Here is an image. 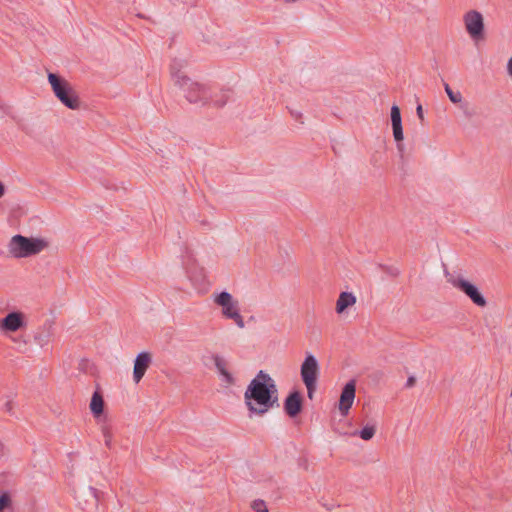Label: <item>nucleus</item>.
<instances>
[{
    "label": "nucleus",
    "instance_id": "nucleus-27",
    "mask_svg": "<svg viewBox=\"0 0 512 512\" xmlns=\"http://www.w3.org/2000/svg\"><path fill=\"white\" fill-rule=\"evenodd\" d=\"M220 376L222 377L223 382L227 386H231V385L235 384V378L233 377V375L228 370L225 371L223 374H220Z\"/></svg>",
    "mask_w": 512,
    "mask_h": 512
},
{
    "label": "nucleus",
    "instance_id": "nucleus-14",
    "mask_svg": "<svg viewBox=\"0 0 512 512\" xmlns=\"http://www.w3.org/2000/svg\"><path fill=\"white\" fill-rule=\"evenodd\" d=\"M53 319L45 318L42 323L41 331L34 334V342L41 347L49 345L52 336Z\"/></svg>",
    "mask_w": 512,
    "mask_h": 512
},
{
    "label": "nucleus",
    "instance_id": "nucleus-1",
    "mask_svg": "<svg viewBox=\"0 0 512 512\" xmlns=\"http://www.w3.org/2000/svg\"><path fill=\"white\" fill-rule=\"evenodd\" d=\"M245 404L251 414L264 415L278 405V390L274 380L264 371H259L244 393Z\"/></svg>",
    "mask_w": 512,
    "mask_h": 512
},
{
    "label": "nucleus",
    "instance_id": "nucleus-4",
    "mask_svg": "<svg viewBox=\"0 0 512 512\" xmlns=\"http://www.w3.org/2000/svg\"><path fill=\"white\" fill-rule=\"evenodd\" d=\"M300 375L307 388V396L312 400L317 389V380L319 376V364L315 356L308 354L305 357L301 364Z\"/></svg>",
    "mask_w": 512,
    "mask_h": 512
},
{
    "label": "nucleus",
    "instance_id": "nucleus-31",
    "mask_svg": "<svg viewBox=\"0 0 512 512\" xmlns=\"http://www.w3.org/2000/svg\"><path fill=\"white\" fill-rule=\"evenodd\" d=\"M290 114H291V116H292L296 121H299L300 123H303V122L301 121V119H302V113H301V112L294 111V110H290Z\"/></svg>",
    "mask_w": 512,
    "mask_h": 512
},
{
    "label": "nucleus",
    "instance_id": "nucleus-25",
    "mask_svg": "<svg viewBox=\"0 0 512 512\" xmlns=\"http://www.w3.org/2000/svg\"><path fill=\"white\" fill-rule=\"evenodd\" d=\"M185 62L182 60L174 59L170 65L171 76L173 77V66L175 65V71L178 72L179 75H185L181 72V68L184 66Z\"/></svg>",
    "mask_w": 512,
    "mask_h": 512
},
{
    "label": "nucleus",
    "instance_id": "nucleus-13",
    "mask_svg": "<svg viewBox=\"0 0 512 512\" xmlns=\"http://www.w3.org/2000/svg\"><path fill=\"white\" fill-rule=\"evenodd\" d=\"M25 325L23 314L20 312H11L0 323V330L5 332H15Z\"/></svg>",
    "mask_w": 512,
    "mask_h": 512
},
{
    "label": "nucleus",
    "instance_id": "nucleus-26",
    "mask_svg": "<svg viewBox=\"0 0 512 512\" xmlns=\"http://www.w3.org/2000/svg\"><path fill=\"white\" fill-rule=\"evenodd\" d=\"M102 434H103V437H104V441H105V445L110 448L111 447V443H112V433H111V430L104 426L102 428Z\"/></svg>",
    "mask_w": 512,
    "mask_h": 512
},
{
    "label": "nucleus",
    "instance_id": "nucleus-28",
    "mask_svg": "<svg viewBox=\"0 0 512 512\" xmlns=\"http://www.w3.org/2000/svg\"><path fill=\"white\" fill-rule=\"evenodd\" d=\"M9 504V497L5 494L0 495V511L4 510Z\"/></svg>",
    "mask_w": 512,
    "mask_h": 512
},
{
    "label": "nucleus",
    "instance_id": "nucleus-19",
    "mask_svg": "<svg viewBox=\"0 0 512 512\" xmlns=\"http://www.w3.org/2000/svg\"><path fill=\"white\" fill-rule=\"evenodd\" d=\"M50 241L46 238L34 237V255L39 254L44 249L48 248Z\"/></svg>",
    "mask_w": 512,
    "mask_h": 512
},
{
    "label": "nucleus",
    "instance_id": "nucleus-29",
    "mask_svg": "<svg viewBox=\"0 0 512 512\" xmlns=\"http://www.w3.org/2000/svg\"><path fill=\"white\" fill-rule=\"evenodd\" d=\"M384 271L392 277H397L400 274L399 269L396 267H384Z\"/></svg>",
    "mask_w": 512,
    "mask_h": 512
},
{
    "label": "nucleus",
    "instance_id": "nucleus-16",
    "mask_svg": "<svg viewBox=\"0 0 512 512\" xmlns=\"http://www.w3.org/2000/svg\"><path fill=\"white\" fill-rule=\"evenodd\" d=\"M104 399L100 392L95 391L90 402V410L94 417H99L104 411Z\"/></svg>",
    "mask_w": 512,
    "mask_h": 512
},
{
    "label": "nucleus",
    "instance_id": "nucleus-36",
    "mask_svg": "<svg viewBox=\"0 0 512 512\" xmlns=\"http://www.w3.org/2000/svg\"><path fill=\"white\" fill-rule=\"evenodd\" d=\"M5 191H6V189H5L4 184L2 182H0V198H2L4 196Z\"/></svg>",
    "mask_w": 512,
    "mask_h": 512
},
{
    "label": "nucleus",
    "instance_id": "nucleus-11",
    "mask_svg": "<svg viewBox=\"0 0 512 512\" xmlns=\"http://www.w3.org/2000/svg\"><path fill=\"white\" fill-rule=\"evenodd\" d=\"M303 408V398L299 391L294 390L284 400V411L290 418L298 416Z\"/></svg>",
    "mask_w": 512,
    "mask_h": 512
},
{
    "label": "nucleus",
    "instance_id": "nucleus-7",
    "mask_svg": "<svg viewBox=\"0 0 512 512\" xmlns=\"http://www.w3.org/2000/svg\"><path fill=\"white\" fill-rule=\"evenodd\" d=\"M465 28L472 39L478 40L484 34V22L481 13L471 10L464 16Z\"/></svg>",
    "mask_w": 512,
    "mask_h": 512
},
{
    "label": "nucleus",
    "instance_id": "nucleus-12",
    "mask_svg": "<svg viewBox=\"0 0 512 512\" xmlns=\"http://www.w3.org/2000/svg\"><path fill=\"white\" fill-rule=\"evenodd\" d=\"M152 363V355L149 352H140L134 360L133 380L139 383Z\"/></svg>",
    "mask_w": 512,
    "mask_h": 512
},
{
    "label": "nucleus",
    "instance_id": "nucleus-6",
    "mask_svg": "<svg viewBox=\"0 0 512 512\" xmlns=\"http://www.w3.org/2000/svg\"><path fill=\"white\" fill-rule=\"evenodd\" d=\"M447 281L453 285L455 288L459 289L461 292H463L469 299L477 306L479 307H485L487 302L485 297L481 294L479 289L469 282L468 280L464 279L462 276H455L453 274L445 272Z\"/></svg>",
    "mask_w": 512,
    "mask_h": 512
},
{
    "label": "nucleus",
    "instance_id": "nucleus-8",
    "mask_svg": "<svg viewBox=\"0 0 512 512\" xmlns=\"http://www.w3.org/2000/svg\"><path fill=\"white\" fill-rule=\"evenodd\" d=\"M10 253L17 258L32 255V239L15 235L9 243Z\"/></svg>",
    "mask_w": 512,
    "mask_h": 512
},
{
    "label": "nucleus",
    "instance_id": "nucleus-3",
    "mask_svg": "<svg viewBox=\"0 0 512 512\" xmlns=\"http://www.w3.org/2000/svg\"><path fill=\"white\" fill-rule=\"evenodd\" d=\"M48 82L57 99L67 108L75 110L79 108L80 101L71 84L56 73H48Z\"/></svg>",
    "mask_w": 512,
    "mask_h": 512
},
{
    "label": "nucleus",
    "instance_id": "nucleus-18",
    "mask_svg": "<svg viewBox=\"0 0 512 512\" xmlns=\"http://www.w3.org/2000/svg\"><path fill=\"white\" fill-rule=\"evenodd\" d=\"M444 89L452 103L460 104L462 102V94L459 91L454 92L447 83H444Z\"/></svg>",
    "mask_w": 512,
    "mask_h": 512
},
{
    "label": "nucleus",
    "instance_id": "nucleus-2",
    "mask_svg": "<svg viewBox=\"0 0 512 512\" xmlns=\"http://www.w3.org/2000/svg\"><path fill=\"white\" fill-rule=\"evenodd\" d=\"M176 67L173 66V81L175 85L185 93V98L193 104L205 105L212 98L211 93L207 87L197 82L192 81L186 75H179L175 71Z\"/></svg>",
    "mask_w": 512,
    "mask_h": 512
},
{
    "label": "nucleus",
    "instance_id": "nucleus-32",
    "mask_svg": "<svg viewBox=\"0 0 512 512\" xmlns=\"http://www.w3.org/2000/svg\"><path fill=\"white\" fill-rule=\"evenodd\" d=\"M416 114H417L418 118L421 120V122H423L424 121V113H423V108H422L421 104H419L416 107Z\"/></svg>",
    "mask_w": 512,
    "mask_h": 512
},
{
    "label": "nucleus",
    "instance_id": "nucleus-5",
    "mask_svg": "<svg viewBox=\"0 0 512 512\" xmlns=\"http://www.w3.org/2000/svg\"><path fill=\"white\" fill-rule=\"evenodd\" d=\"M214 302L222 307V314L227 319H232L239 328H244L245 322L239 313L238 301L234 300L227 291L215 295Z\"/></svg>",
    "mask_w": 512,
    "mask_h": 512
},
{
    "label": "nucleus",
    "instance_id": "nucleus-10",
    "mask_svg": "<svg viewBox=\"0 0 512 512\" xmlns=\"http://www.w3.org/2000/svg\"><path fill=\"white\" fill-rule=\"evenodd\" d=\"M356 392V382L355 380H350L347 382L340 395L339 399V410L342 416H347L350 408L353 405L355 399Z\"/></svg>",
    "mask_w": 512,
    "mask_h": 512
},
{
    "label": "nucleus",
    "instance_id": "nucleus-24",
    "mask_svg": "<svg viewBox=\"0 0 512 512\" xmlns=\"http://www.w3.org/2000/svg\"><path fill=\"white\" fill-rule=\"evenodd\" d=\"M15 349L20 353H27L29 351V344L21 339H15Z\"/></svg>",
    "mask_w": 512,
    "mask_h": 512
},
{
    "label": "nucleus",
    "instance_id": "nucleus-35",
    "mask_svg": "<svg viewBox=\"0 0 512 512\" xmlns=\"http://www.w3.org/2000/svg\"><path fill=\"white\" fill-rule=\"evenodd\" d=\"M49 373H50V370H49L48 368H46V367H45V368H43V370L40 372V377H41V378H45V377H47V376L49 375Z\"/></svg>",
    "mask_w": 512,
    "mask_h": 512
},
{
    "label": "nucleus",
    "instance_id": "nucleus-9",
    "mask_svg": "<svg viewBox=\"0 0 512 512\" xmlns=\"http://www.w3.org/2000/svg\"><path fill=\"white\" fill-rule=\"evenodd\" d=\"M390 118H391V125L393 130V137L397 143V149L399 152L404 151V145L402 143L404 139L403 135V127H402V117H401V111L398 105L394 104L391 107L390 112Z\"/></svg>",
    "mask_w": 512,
    "mask_h": 512
},
{
    "label": "nucleus",
    "instance_id": "nucleus-38",
    "mask_svg": "<svg viewBox=\"0 0 512 512\" xmlns=\"http://www.w3.org/2000/svg\"><path fill=\"white\" fill-rule=\"evenodd\" d=\"M285 1H286V2H288V3H295V2H297L298 0H285Z\"/></svg>",
    "mask_w": 512,
    "mask_h": 512
},
{
    "label": "nucleus",
    "instance_id": "nucleus-34",
    "mask_svg": "<svg viewBox=\"0 0 512 512\" xmlns=\"http://www.w3.org/2000/svg\"><path fill=\"white\" fill-rule=\"evenodd\" d=\"M507 71H508V74L512 77V57L508 60Z\"/></svg>",
    "mask_w": 512,
    "mask_h": 512
},
{
    "label": "nucleus",
    "instance_id": "nucleus-23",
    "mask_svg": "<svg viewBox=\"0 0 512 512\" xmlns=\"http://www.w3.org/2000/svg\"><path fill=\"white\" fill-rule=\"evenodd\" d=\"M252 508L255 512H269L266 503L261 499L254 500Z\"/></svg>",
    "mask_w": 512,
    "mask_h": 512
},
{
    "label": "nucleus",
    "instance_id": "nucleus-30",
    "mask_svg": "<svg viewBox=\"0 0 512 512\" xmlns=\"http://www.w3.org/2000/svg\"><path fill=\"white\" fill-rule=\"evenodd\" d=\"M88 490H89V493H90L91 497L93 498L94 504L97 505L98 501H99L97 489H95L93 487H89Z\"/></svg>",
    "mask_w": 512,
    "mask_h": 512
},
{
    "label": "nucleus",
    "instance_id": "nucleus-22",
    "mask_svg": "<svg viewBox=\"0 0 512 512\" xmlns=\"http://www.w3.org/2000/svg\"><path fill=\"white\" fill-rule=\"evenodd\" d=\"M459 107L467 119H471L476 114L475 110L470 107L468 102H461Z\"/></svg>",
    "mask_w": 512,
    "mask_h": 512
},
{
    "label": "nucleus",
    "instance_id": "nucleus-21",
    "mask_svg": "<svg viewBox=\"0 0 512 512\" xmlns=\"http://www.w3.org/2000/svg\"><path fill=\"white\" fill-rule=\"evenodd\" d=\"M211 359H212L217 371L224 367H227V365H228L227 361L219 354H212Z\"/></svg>",
    "mask_w": 512,
    "mask_h": 512
},
{
    "label": "nucleus",
    "instance_id": "nucleus-33",
    "mask_svg": "<svg viewBox=\"0 0 512 512\" xmlns=\"http://www.w3.org/2000/svg\"><path fill=\"white\" fill-rule=\"evenodd\" d=\"M415 383H416V378L414 376H409L406 381L405 387L412 388L415 385Z\"/></svg>",
    "mask_w": 512,
    "mask_h": 512
},
{
    "label": "nucleus",
    "instance_id": "nucleus-15",
    "mask_svg": "<svg viewBox=\"0 0 512 512\" xmlns=\"http://www.w3.org/2000/svg\"><path fill=\"white\" fill-rule=\"evenodd\" d=\"M356 303V297L351 292H341L336 302V312L343 313L347 308Z\"/></svg>",
    "mask_w": 512,
    "mask_h": 512
},
{
    "label": "nucleus",
    "instance_id": "nucleus-20",
    "mask_svg": "<svg viewBox=\"0 0 512 512\" xmlns=\"http://www.w3.org/2000/svg\"><path fill=\"white\" fill-rule=\"evenodd\" d=\"M231 94H232L231 90L221 91L219 96H216V98L214 99L215 106L223 107L229 100Z\"/></svg>",
    "mask_w": 512,
    "mask_h": 512
},
{
    "label": "nucleus",
    "instance_id": "nucleus-17",
    "mask_svg": "<svg viewBox=\"0 0 512 512\" xmlns=\"http://www.w3.org/2000/svg\"><path fill=\"white\" fill-rule=\"evenodd\" d=\"M376 432L375 425H366L360 431L355 432V435H359L361 439L368 441L373 438Z\"/></svg>",
    "mask_w": 512,
    "mask_h": 512
},
{
    "label": "nucleus",
    "instance_id": "nucleus-37",
    "mask_svg": "<svg viewBox=\"0 0 512 512\" xmlns=\"http://www.w3.org/2000/svg\"><path fill=\"white\" fill-rule=\"evenodd\" d=\"M227 370H228V369H227V367H224V368H222V369L218 370L217 372H218V374L220 375V374H223V373H224L225 371H227Z\"/></svg>",
    "mask_w": 512,
    "mask_h": 512
}]
</instances>
